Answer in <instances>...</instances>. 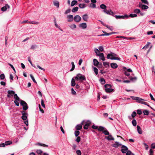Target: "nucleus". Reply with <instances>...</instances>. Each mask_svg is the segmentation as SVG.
<instances>
[{
    "label": "nucleus",
    "instance_id": "5701e85b",
    "mask_svg": "<svg viewBox=\"0 0 155 155\" xmlns=\"http://www.w3.org/2000/svg\"><path fill=\"white\" fill-rule=\"evenodd\" d=\"M88 16L87 14L84 15L83 16L82 18L85 21H87V20L88 19Z\"/></svg>",
    "mask_w": 155,
    "mask_h": 155
},
{
    "label": "nucleus",
    "instance_id": "c85d7f7f",
    "mask_svg": "<svg viewBox=\"0 0 155 155\" xmlns=\"http://www.w3.org/2000/svg\"><path fill=\"white\" fill-rule=\"evenodd\" d=\"M54 5L56 6H57L58 8H59V3L58 1H55L53 2Z\"/></svg>",
    "mask_w": 155,
    "mask_h": 155
},
{
    "label": "nucleus",
    "instance_id": "f704fd0d",
    "mask_svg": "<svg viewBox=\"0 0 155 155\" xmlns=\"http://www.w3.org/2000/svg\"><path fill=\"white\" fill-rule=\"evenodd\" d=\"M103 64L104 65L106 68H107L109 67V63L107 62H103Z\"/></svg>",
    "mask_w": 155,
    "mask_h": 155
},
{
    "label": "nucleus",
    "instance_id": "37998d69",
    "mask_svg": "<svg viewBox=\"0 0 155 155\" xmlns=\"http://www.w3.org/2000/svg\"><path fill=\"white\" fill-rule=\"evenodd\" d=\"M94 71L96 75H97L98 74V69L96 67H94Z\"/></svg>",
    "mask_w": 155,
    "mask_h": 155
},
{
    "label": "nucleus",
    "instance_id": "2f4dec72",
    "mask_svg": "<svg viewBox=\"0 0 155 155\" xmlns=\"http://www.w3.org/2000/svg\"><path fill=\"white\" fill-rule=\"evenodd\" d=\"M100 7L101 8L104 9V10H106L107 8L106 5L103 4L101 5L100 6Z\"/></svg>",
    "mask_w": 155,
    "mask_h": 155
},
{
    "label": "nucleus",
    "instance_id": "4be33fe9",
    "mask_svg": "<svg viewBox=\"0 0 155 155\" xmlns=\"http://www.w3.org/2000/svg\"><path fill=\"white\" fill-rule=\"evenodd\" d=\"M137 130L138 133L140 134H141L142 133V131L140 127L138 125L137 126Z\"/></svg>",
    "mask_w": 155,
    "mask_h": 155
},
{
    "label": "nucleus",
    "instance_id": "c9c22d12",
    "mask_svg": "<svg viewBox=\"0 0 155 155\" xmlns=\"http://www.w3.org/2000/svg\"><path fill=\"white\" fill-rule=\"evenodd\" d=\"M38 46L37 45H32L30 49L32 50H34L36 48H38Z\"/></svg>",
    "mask_w": 155,
    "mask_h": 155
},
{
    "label": "nucleus",
    "instance_id": "a211bd4d",
    "mask_svg": "<svg viewBox=\"0 0 155 155\" xmlns=\"http://www.w3.org/2000/svg\"><path fill=\"white\" fill-rule=\"evenodd\" d=\"M93 62H94V65L95 66H96L98 65L100 63L96 59H93Z\"/></svg>",
    "mask_w": 155,
    "mask_h": 155
},
{
    "label": "nucleus",
    "instance_id": "473e14b6",
    "mask_svg": "<svg viewBox=\"0 0 155 155\" xmlns=\"http://www.w3.org/2000/svg\"><path fill=\"white\" fill-rule=\"evenodd\" d=\"M78 7H75L72 10V12H76L77 11H78Z\"/></svg>",
    "mask_w": 155,
    "mask_h": 155
},
{
    "label": "nucleus",
    "instance_id": "2eb2a0df",
    "mask_svg": "<svg viewBox=\"0 0 155 155\" xmlns=\"http://www.w3.org/2000/svg\"><path fill=\"white\" fill-rule=\"evenodd\" d=\"M87 24L85 23L80 24L79 25V27L82 28L83 29L86 28H87Z\"/></svg>",
    "mask_w": 155,
    "mask_h": 155
},
{
    "label": "nucleus",
    "instance_id": "b1692460",
    "mask_svg": "<svg viewBox=\"0 0 155 155\" xmlns=\"http://www.w3.org/2000/svg\"><path fill=\"white\" fill-rule=\"evenodd\" d=\"M129 78H130L131 81L133 82L136 81L137 79V78L136 77H132L131 76H130V77H129Z\"/></svg>",
    "mask_w": 155,
    "mask_h": 155
},
{
    "label": "nucleus",
    "instance_id": "4c0bfd02",
    "mask_svg": "<svg viewBox=\"0 0 155 155\" xmlns=\"http://www.w3.org/2000/svg\"><path fill=\"white\" fill-rule=\"evenodd\" d=\"M36 145H38L39 146H42L44 147H48V146L47 145H46L44 144H42L40 143H38L36 144Z\"/></svg>",
    "mask_w": 155,
    "mask_h": 155
},
{
    "label": "nucleus",
    "instance_id": "58836bf2",
    "mask_svg": "<svg viewBox=\"0 0 155 155\" xmlns=\"http://www.w3.org/2000/svg\"><path fill=\"white\" fill-rule=\"evenodd\" d=\"M97 67L99 68V69H102L103 67L102 64L100 62L99 64L98 65Z\"/></svg>",
    "mask_w": 155,
    "mask_h": 155
},
{
    "label": "nucleus",
    "instance_id": "6ab92c4d",
    "mask_svg": "<svg viewBox=\"0 0 155 155\" xmlns=\"http://www.w3.org/2000/svg\"><path fill=\"white\" fill-rule=\"evenodd\" d=\"M94 51L96 53V55L97 56H99L100 55V54L101 53L100 52V51L96 48L94 49Z\"/></svg>",
    "mask_w": 155,
    "mask_h": 155
},
{
    "label": "nucleus",
    "instance_id": "aec40b11",
    "mask_svg": "<svg viewBox=\"0 0 155 155\" xmlns=\"http://www.w3.org/2000/svg\"><path fill=\"white\" fill-rule=\"evenodd\" d=\"M14 97L15 99V100H17L19 101H20V100H21L16 94L15 93L14 94Z\"/></svg>",
    "mask_w": 155,
    "mask_h": 155
},
{
    "label": "nucleus",
    "instance_id": "0e129e2a",
    "mask_svg": "<svg viewBox=\"0 0 155 155\" xmlns=\"http://www.w3.org/2000/svg\"><path fill=\"white\" fill-rule=\"evenodd\" d=\"M18 101H19L17 100H15L14 101V103L17 106H18L19 105Z\"/></svg>",
    "mask_w": 155,
    "mask_h": 155
},
{
    "label": "nucleus",
    "instance_id": "c03bdc74",
    "mask_svg": "<svg viewBox=\"0 0 155 155\" xmlns=\"http://www.w3.org/2000/svg\"><path fill=\"white\" fill-rule=\"evenodd\" d=\"M89 7L93 8H96V5L95 4L91 3Z\"/></svg>",
    "mask_w": 155,
    "mask_h": 155
},
{
    "label": "nucleus",
    "instance_id": "c756f323",
    "mask_svg": "<svg viewBox=\"0 0 155 155\" xmlns=\"http://www.w3.org/2000/svg\"><path fill=\"white\" fill-rule=\"evenodd\" d=\"M75 84H76L75 79L73 78L71 79V86H72L74 87L75 86Z\"/></svg>",
    "mask_w": 155,
    "mask_h": 155
},
{
    "label": "nucleus",
    "instance_id": "09e8293b",
    "mask_svg": "<svg viewBox=\"0 0 155 155\" xmlns=\"http://www.w3.org/2000/svg\"><path fill=\"white\" fill-rule=\"evenodd\" d=\"M134 13L137 14H139L140 12V11L139 9H135L134 11Z\"/></svg>",
    "mask_w": 155,
    "mask_h": 155
},
{
    "label": "nucleus",
    "instance_id": "6e6d98bb",
    "mask_svg": "<svg viewBox=\"0 0 155 155\" xmlns=\"http://www.w3.org/2000/svg\"><path fill=\"white\" fill-rule=\"evenodd\" d=\"M41 106L44 108H45V104H44V101H43V99H42L41 100Z\"/></svg>",
    "mask_w": 155,
    "mask_h": 155
},
{
    "label": "nucleus",
    "instance_id": "de8ad7c7",
    "mask_svg": "<svg viewBox=\"0 0 155 155\" xmlns=\"http://www.w3.org/2000/svg\"><path fill=\"white\" fill-rule=\"evenodd\" d=\"M27 115H22L21 118L23 120H26L27 118Z\"/></svg>",
    "mask_w": 155,
    "mask_h": 155
},
{
    "label": "nucleus",
    "instance_id": "dca6fc26",
    "mask_svg": "<svg viewBox=\"0 0 155 155\" xmlns=\"http://www.w3.org/2000/svg\"><path fill=\"white\" fill-rule=\"evenodd\" d=\"M111 67L113 69L116 68L118 67L117 64L116 63H111L110 64Z\"/></svg>",
    "mask_w": 155,
    "mask_h": 155
},
{
    "label": "nucleus",
    "instance_id": "cd10ccee",
    "mask_svg": "<svg viewBox=\"0 0 155 155\" xmlns=\"http://www.w3.org/2000/svg\"><path fill=\"white\" fill-rule=\"evenodd\" d=\"M114 90L113 89L111 88H107L105 89L106 92L107 93H110L113 91Z\"/></svg>",
    "mask_w": 155,
    "mask_h": 155
},
{
    "label": "nucleus",
    "instance_id": "ddd939ff",
    "mask_svg": "<svg viewBox=\"0 0 155 155\" xmlns=\"http://www.w3.org/2000/svg\"><path fill=\"white\" fill-rule=\"evenodd\" d=\"M91 124V122L89 121H87L86 122V124L84 127V129H87L88 127Z\"/></svg>",
    "mask_w": 155,
    "mask_h": 155
},
{
    "label": "nucleus",
    "instance_id": "a19ab883",
    "mask_svg": "<svg viewBox=\"0 0 155 155\" xmlns=\"http://www.w3.org/2000/svg\"><path fill=\"white\" fill-rule=\"evenodd\" d=\"M71 64L72 67L71 69L70 70V71H73L75 68V66L74 63L73 62H72Z\"/></svg>",
    "mask_w": 155,
    "mask_h": 155
},
{
    "label": "nucleus",
    "instance_id": "a878e982",
    "mask_svg": "<svg viewBox=\"0 0 155 155\" xmlns=\"http://www.w3.org/2000/svg\"><path fill=\"white\" fill-rule=\"evenodd\" d=\"M99 56L100 59L102 61H104L105 60V58L103 53H101Z\"/></svg>",
    "mask_w": 155,
    "mask_h": 155
},
{
    "label": "nucleus",
    "instance_id": "69168bd1",
    "mask_svg": "<svg viewBox=\"0 0 155 155\" xmlns=\"http://www.w3.org/2000/svg\"><path fill=\"white\" fill-rule=\"evenodd\" d=\"M142 2L144 4L148 5L149 3L147 0H141Z\"/></svg>",
    "mask_w": 155,
    "mask_h": 155
},
{
    "label": "nucleus",
    "instance_id": "bb28decb",
    "mask_svg": "<svg viewBox=\"0 0 155 155\" xmlns=\"http://www.w3.org/2000/svg\"><path fill=\"white\" fill-rule=\"evenodd\" d=\"M105 129L104 127L101 126H100L98 127V130L99 131L103 132Z\"/></svg>",
    "mask_w": 155,
    "mask_h": 155
},
{
    "label": "nucleus",
    "instance_id": "39448f33",
    "mask_svg": "<svg viewBox=\"0 0 155 155\" xmlns=\"http://www.w3.org/2000/svg\"><path fill=\"white\" fill-rule=\"evenodd\" d=\"M128 150V148L126 146L122 145L121 147V151L123 153H125Z\"/></svg>",
    "mask_w": 155,
    "mask_h": 155
},
{
    "label": "nucleus",
    "instance_id": "e433bc0d",
    "mask_svg": "<svg viewBox=\"0 0 155 155\" xmlns=\"http://www.w3.org/2000/svg\"><path fill=\"white\" fill-rule=\"evenodd\" d=\"M103 133L106 135H109V133L106 129L104 130L103 131Z\"/></svg>",
    "mask_w": 155,
    "mask_h": 155
},
{
    "label": "nucleus",
    "instance_id": "a18cd8bd",
    "mask_svg": "<svg viewBox=\"0 0 155 155\" xmlns=\"http://www.w3.org/2000/svg\"><path fill=\"white\" fill-rule=\"evenodd\" d=\"M12 143V142L10 141H6L5 143V145H10Z\"/></svg>",
    "mask_w": 155,
    "mask_h": 155
},
{
    "label": "nucleus",
    "instance_id": "412c9836",
    "mask_svg": "<svg viewBox=\"0 0 155 155\" xmlns=\"http://www.w3.org/2000/svg\"><path fill=\"white\" fill-rule=\"evenodd\" d=\"M109 136L107 137H106V138L109 140H114V138L112 137L111 135H108Z\"/></svg>",
    "mask_w": 155,
    "mask_h": 155
},
{
    "label": "nucleus",
    "instance_id": "79ce46f5",
    "mask_svg": "<svg viewBox=\"0 0 155 155\" xmlns=\"http://www.w3.org/2000/svg\"><path fill=\"white\" fill-rule=\"evenodd\" d=\"M143 112L144 114V115H148L149 114V111L147 110H144Z\"/></svg>",
    "mask_w": 155,
    "mask_h": 155
},
{
    "label": "nucleus",
    "instance_id": "bf43d9fd",
    "mask_svg": "<svg viewBox=\"0 0 155 155\" xmlns=\"http://www.w3.org/2000/svg\"><path fill=\"white\" fill-rule=\"evenodd\" d=\"M74 134L76 137H78L80 134V132L79 131H76L75 132Z\"/></svg>",
    "mask_w": 155,
    "mask_h": 155
},
{
    "label": "nucleus",
    "instance_id": "f03ea898",
    "mask_svg": "<svg viewBox=\"0 0 155 155\" xmlns=\"http://www.w3.org/2000/svg\"><path fill=\"white\" fill-rule=\"evenodd\" d=\"M117 56V54L114 53H111L108 54L107 55V59H110L111 60H120V58L116 57Z\"/></svg>",
    "mask_w": 155,
    "mask_h": 155
},
{
    "label": "nucleus",
    "instance_id": "393cba45",
    "mask_svg": "<svg viewBox=\"0 0 155 155\" xmlns=\"http://www.w3.org/2000/svg\"><path fill=\"white\" fill-rule=\"evenodd\" d=\"M99 21H100L101 22V23L104 26L106 27L107 28H108V29L110 30H112V29H111L110 28L108 25H107L104 24L102 21H101V20H99Z\"/></svg>",
    "mask_w": 155,
    "mask_h": 155
},
{
    "label": "nucleus",
    "instance_id": "72a5a7b5",
    "mask_svg": "<svg viewBox=\"0 0 155 155\" xmlns=\"http://www.w3.org/2000/svg\"><path fill=\"white\" fill-rule=\"evenodd\" d=\"M78 3V1L76 0H73L72 1L71 3V6H73L75 4H76Z\"/></svg>",
    "mask_w": 155,
    "mask_h": 155
},
{
    "label": "nucleus",
    "instance_id": "864d4df0",
    "mask_svg": "<svg viewBox=\"0 0 155 155\" xmlns=\"http://www.w3.org/2000/svg\"><path fill=\"white\" fill-rule=\"evenodd\" d=\"M128 16L129 17L130 16L131 17L133 18L137 17V15L136 14H130Z\"/></svg>",
    "mask_w": 155,
    "mask_h": 155
},
{
    "label": "nucleus",
    "instance_id": "338daca9",
    "mask_svg": "<svg viewBox=\"0 0 155 155\" xmlns=\"http://www.w3.org/2000/svg\"><path fill=\"white\" fill-rule=\"evenodd\" d=\"M126 153V155H131V153H132V152L130 150H128L127 151Z\"/></svg>",
    "mask_w": 155,
    "mask_h": 155
},
{
    "label": "nucleus",
    "instance_id": "8fccbe9b",
    "mask_svg": "<svg viewBox=\"0 0 155 155\" xmlns=\"http://www.w3.org/2000/svg\"><path fill=\"white\" fill-rule=\"evenodd\" d=\"M104 87L106 89L107 88H111L112 87V86L110 84H106L104 85Z\"/></svg>",
    "mask_w": 155,
    "mask_h": 155
},
{
    "label": "nucleus",
    "instance_id": "9d476101",
    "mask_svg": "<svg viewBox=\"0 0 155 155\" xmlns=\"http://www.w3.org/2000/svg\"><path fill=\"white\" fill-rule=\"evenodd\" d=\"M115 18L117 19L118 18H128L129 17L128 15H125L124 16H120V15H115Z\"/></svg>",
    "mask_w": 155,
    "mask_h": 155
},
{
    "label": "nucleus",
    "instance_id": "052dcab7",
    "mask_svg": "<svg viewBox=\"0 0 155 155\" xmlns=\"http://www.w3.org/2000/svg\"><path fill=\"white\" fill-rule=\"evenodd\" d=\"M36 152L38 154H41L42 153V151L40 150H37Z\"/></svg>",
    "mask_w": 155,
    "mask_h": 155
},
{
    "label": "nucleus",
    "instance_id": "e2e57ef3",
    "mask_svg": "<svg viewBox=\"0 0 155 155\" xmlns=\"http://www.w3.org/2000/svg\"><path fill=\"white\" fill-rule=\"evenodd\" d=\"M150 44V42H147L146 45L143 48V49L144 48H147L148 47Z\"/></svg>",
    "mask_w": 155,
    "mask_h": 155
},
{
    "label": "nucleus",
    "instance_id": "4d7b16f0",
    "mask_svg": "<svg viewBox=\"0 0 155 155\" xmlns=\"http://www.w3.org/2000/svg\"><path fill=\"white\" fill-rule=\"evenodd\" d=\"M136 114H137L136 112L135 111H133L131 114V116L133 118H134L136 116Z\"/></svg>",
    "mask_w": 155,
    "mask_h": 155
},
{
    "label": "nucleus",
    "instance_id": "1a4fd4ad",
    "mask_svg": "<svg viewBox=\"0 0 155 155\" xmlns=\"http://www.w3.org/2000/svg\"><path fill=\"white\" fill-rule=\"evenodd\" d=\"M8 94L7 95V96L8 97H10L11 96H12L15 93V92L13 91L9 90L7 92Z\"/></svg>",
    "mask_w": 155,
    "mask_h": 155
},
{
    "label": "nucleus",
    "instance_id": "774afa93",
    "mask_svg": "<svg viewBox=\"0 0 155 155\" xmlns=\"http://www.w3.org/2000/svg\"><path fill=\"white\" fill-rule=\"evenodd\" d=\"M76 153L78 155H81V151L80 150H78L76 151Z\"/></svg>",
    "mask_w": 155,
    "mask_h": 155
},
{
    "label": "nucleus",
    "instance_id": "603ef678",
    "mask_svg": "<svg viewBox=\"0 0 155 155\" xmlns=\"http://www.w3.org/2000/svg\"><path fill=\"white\" fill-rule=\"evenodd\" d=\"M100 81L102 84H104L105 83V81L103 78H101L100 79Z\"/></svg>",
    "mask_w": 155,
    "mask_h": 155
},
{
    "label": "nucleus",
    "instance_id": "f257e3e1",
    "mask_svg": "<svg viewBox=\"0 0 155 155\" xmlns=\"http://www.w3.org/2000/svg\"><path fill=\"white\" fill-rule=\"evenodd\" d=\"M131 97L134 100H135L137 101V102H139L141 104H143L145 105H147L148 106H149V105L146 102L144 101H145L143 99L141 98L138 97H135L132 96Z\"/></svg>",
    "mask_w": 155,
    "mask_h": 155
},
{
    "label": "nucleus",
    "instance_id": "49530a36",
    "mask_svg": "<svg viewBox=\"0 0 155 155\" xmlns=\"http://www.w3.org/2000/svg\"><path fill=\"white\" fill-rule=\"evenodd\" d=\"M132 124L134 126H135L137 125V121L135 119L133 120L132 121Z\"/></svg>",
    "mask_w": 155,
    "mask_h": 155
},
{
    "label": "nucleus",
    "instance_id": "680f3d73",
    "mask_svg": "<svg viewBox=\"0 0 155 155\" xmlns=\"http://www.w3.org/2000/svg\"><path fill=\"white\" fill-rule=\"evenodd\" d=\"M137 114L140 115H141L142 114V112L141 110L140 109H139L137 110Z\"/></svg>",
    "mask_w": 155,
    "mask_h": 155
},
{
    "label": "nucleus",
    "instance_id": "4468645a",
    "mask_svg": "<svg viewBox=\"0 0 155 155\" xmlns=\"http://www.w3.org/2000/svg\"><path fill=\"white\" fill-rule=\"evenodd\" d=\"M122 145L120 143H119L118 142L116 141L115 142V143L113 145H112V147L115 148H117L120 146H122Z\"/></svg>",
    "mask_w": 155,
    "mask_h": 155
},
{
    "label": "nucleus",
    "instance_id": "13d9d810",
    "mask_svg": "<svg viewBox=\"0 0 155 155\" xmlns=\"http://www.w3.org/2000/svg\"><path fill=\"white\" fill-rule=\"evenodd\" d=\"M0 78L2 80L4 79V78H5V75L4 74H1L0 75Z\"/></svg>",
    "mask_w": 155,
    "mask_h": 155
},
{
    "label": "nucleus",
    "instance_id": "0eeeda50",
    "mask_svg": "<svg viewBox=\"0 0 155 155\" xmlns=\"http://www.w3.org/2000/svg\"><path fill=\"white\" fill-rule=\"evenodd\" d=\"M81 18L78 15L75 16L74 18V21L77 22H79L81 21Z\"/></svg>",
    "mask_w": 155,
    "mask_h": 155
},
{
    "label": "nucleus",
    "instance_id": "9b49d317",
    "mask_svg": "<svg viewBox=\"0 0 155 155\" xmlns=\"http://www.w3.org/2000/svg\"><path fill=\"white\" fill-rule=\"evenodd\" d=\"M67 18L69 19L68 20V22H70L72 21L73 20V16L72 15H68L67 16Z\"/></svg>",
    "mask_w": 155,
    "mask_h": 155
},
{
    "label": "nucleus",
    "instance_id": "ea45409f",
    "mask_svg": "<svg viewBox=\"0 0 155 155\" xmlns=\"http://www.w3.org/2000/svg\"><path fill=\"white\" fill-rule=\"evenodd\" d=\"M85 5H86V4H80L79 5V6L80 7V8H85Z\"/></svg>",
    "mask_w": 155,
    "mask_h": 155
},
{
    "label": "nucleus",
    "instance_id": "5fc2aeb1",
    "mask_svg": "<svg viewBox=\"0 0 155 155\" xmlns=\"http://www.w3.org/2000/svg\"><path fill=\"white\" fill-rule=\"evenodd\" d=\"M30 76L31 78L32 81L34 82L35 83H36V81L35 80L34 77L32 76V75L31 74L30 75Z\"/></svg>",
    "mask_w": 155,
    "mask_h": 155
},
{
    "label": "nucleus",
    "instance_id": "7ed1b4c3",
    "mask_svg": "<svg viewBox=\"0 0 155 155\" xmlns=\"http://www.w3.org/2000/svg\"><path fill=\"white\" fill-rule=\"evenodd\" d=\"M74 78L77 81H78L79 80L81 82H82L83 81L86 80L85 76L80 73L77 74L76 76Z\"/></svg>",
    "mask_w": 155,
    "mask_h": 155
},
{
    "label": "nucleus",
    "instance_id": "6e6552de",
    "mask_svg": "<svg viewBox=\"0 0 155 155\" xmlns=\"http://www.w3.org/2000/svg\"><path fill=\"white\" fill-rule=\"evenodd\" d=\"M103 12H104L106 13V14L108 15H113L114 14L113 12L112 11V10L111 9H110L108 10H104Z\"/></svg>",
    "mask_w": 155,
    "mask_h": 155
},
{
    "label": "nucleus",
    "instance_id": "f8f14e48",
    "mask_svg": "<svg viewBox=\"0 0 155 155\" xmlns=\"http://www.w3.org/2000/svg\"><path fill=\"white\" fill-rule=\"evenodd\" d=\"M9 8V6L8 4H6L5 6L2 7L1 9L2 11L4 12L6 11L8 8Z\"/></svg>",
    "mask_w": 155,
    "mask_h": 155
},
{
    "label": "nucleus",
    "instance_id": "7c9ffc66",
    "mask_svg": "<svg viewBox=\"0 0 155 155\" xmlns=\"http://www.w3.org/2000/svg\"><path fill=\"white\" fill-rule=\"evenodd\" d=\"M82 126L81 125H77L76 127V129L78 130H79L82 129Z\"/></svg>",
    "mask_w": 155,
    "mask_h": 155
},
{
    "label": "nucleus",
    "instance_id": "3c124183",
    "mask_svg": "<svg viewBox=\"0 0 155 155\" xmlns=\"http://www.w3.org/2000/svg\"><path fill=\"white\" fill-rule=\"evenodd\" d=\"M70 27L72 29H73L76 28V26L75 24H72L70 26Z\"/></svg>",
    "mask_w": 155,
    "mask_h": 155
},
{
    "label": "nucleus",
    "instance_id": "423d86ee",
    "mask_svg": "<svg viewBox=\"0 0 155 155\" xmlns=\"http://www.w3.org/2000/svg\"><path fill=\"white\" fill-rule=\"evenodd\" d=\"M138 7L139 8H141L143 10L147 9L149 8L147 5L142 4L140 2L139 3Z\"/></svg>",
    "mask_w": 155,
    "mask_h": 155
},
{
    "label": "nucleus",
    "instance_id": "20e7f679",
    "mask_svg": "<svg viewBox=\"0 0 155 155\" xmlns=\"http://www.w3.org/2000/svg\"><path fill=\"white\" fill-rule=\"evenodd\" d=\"M21 105L23 107L24 110H26L28 109V107L27 103L24 101L21 100L20 101Z\"/></svg>",
    "mask_w": 155,
    "mask_h": 155
},
{
    "label": "nucleus",
    "instance_id": "f3484780",
    "mask_svg": "<svg viewBox=\"0 0 155 155\" xmlns=\"http://www.w3.org/2000/svg\"><path fill=\"white\" fill-rule=\"evenodd\" d=\"M103 32L104 33L103 34H102L100 35H98V36H108L111 35V34L110 33H107L104 31H103Z\"/></svg>",
    "mask_w": 155,
    "mask_h": 155
}]
</instances>
